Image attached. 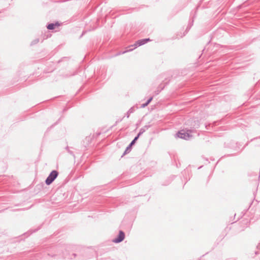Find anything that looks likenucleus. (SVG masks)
I'll list each match as a JSON object with an SVG mask.
<instances>
[{"label":"nucleus","instance_id":"obj_10","mask_svg":"<svg viewBox=\"0 0 260 260\" xmlns=\"http://www.w3.org/2000/svg\"><path fill=\"white\" fill-rule=\"evenodd\" d=\"M133 112V108H131L127 112L128 114H130Z\"/></svg>","mask_w":260,"mask_h":260},{"label":"nucleus","instance_id":"obj_4","mask_svg":"<svg viewBox=\"0 0 260 260\" xmlns=\"http://www.w3.org/2000/svg\"><path fill=\"white\" fill-rule=\"evenodd\" d=\"M149 41H150L149 39H144L138 40L134 44L135 48H136L138 46H140L141 45H143L146 44V43H147Z\"/></svg>","mask_w":260,"mask_h":260},{"label":"nucleus","instance_id":"obj_1","mask_svg":"<svg viewBox=\"0 0 260 260\" xmlns=\"http://www.w3.org/2000/svg\"><path fill=\"white\" fill-rule=\"evenodd\" d=\"M58 173L57 171L54 170L52 171L49 175L48 177L45 180V183L47 185H50L53 181L57 178Z\"/></svg>","mask_w":260,"mask_h":260},{"label":"nucleus","instance_id":"obj_7","mask_svg":"<svg viewBox=\"0 0 260 260\" xmlns=\"http://www.w3.org/2000/svg\"><path fill=\"white\" fill-rule=\"evenodd\" d=\"M152 97L150 98L145 103L141 105V107L145 108V107H146L151 102V101L152 100Z\"/></svg>","mask_w":260,"mask_h":260},{"label":"nucleus","instance_id":"obj_6","mask_svg":"<svg viewBox=\"0 0 260 260\" xmlns=\"http://www.w3.org/2000/svg\"><path fill=\"white\" fill-rule=\"evenodd\" d=\"M59 25V24L58 23H50V24H49L47 26V28L48 29H53L54 28H55V26H58Z\"/></svg>","mask_w":260,"mask_h":260},{"label":"nucleus","instance_id":"obj_11","mask_svg":"<svg viewBox=\"0 0 260 260\" xmlns=\"http://www.w3.org/2000/svg\"><path fill=\"white\" fill-rule=\"evenodd\" d=\"M38 42H39V40L38 39H37L36 40H35L34 41H33L32 43H31V44H36Z\"/></svg>","mask_w":260,"mask_h":260},{"label":"nucleus","instance_id":"obj_5","mask_svg":"<svg viewBox=\"0 0 260 260\" xmlns=\"http://www.w3.org/2000/svg\"><path fill=\"white\" fill-rule=\"evenodd\" d=\"M150 127L149 125H145L144 127H142L139 131V133L138 134V136L140 137L141 135H142L147 129L149 128Z\"/></svg>","mask_w":260,"mask_h":260},{"label":"nucleus","instance_id":"obj_8","mask_svg":"<svg viewBox=\"0 0 260 260\" xmlns=\"http://www.w3.org/2000/svg\"><path fill=\"white\" fill-rule=\"evenodd\" d=\"M139 137L137 136L131 142V143L129 144V147H131L136 142V141L138 140Z\"/></svg>","mask_w":260,"mask_h":260},{"label":"nucleus","instance_id":"obj_2","mask_svg":"<svg viewBox=\"0 0 260 260\" xmlns=\"http://www.w3.org/2000/svg\"><path fill=\"white\" fill-rule=\"evenodd\" d=\"M189 132L190 131L185 130H181L180 131L178 132L176 135L178 137L183 139L185 140H188L190 137H191V136L190 135Z\"/></svg>","mask_w":260,"mask_h":260},{"label":"nucleus","instance_id":"obj_3","mask_svg":"<svg viewBox=\"0 0 260 260\" xmlns=\"http://www.w3.org/2000/svg\"><path fill=\"white\" fill-rule=\"evenodd\" d=\"M125 235L123 232L120 231L119 232L118 236L117 238H115L113 240V242L116 243L121 242L124 239Z\"/></svg>","mask_w":260,"mask_h":260},{"label":"nucleus","instance_id":"obj_9","mask_svg":"<svg viewBox=\"0 0 260 260\" xmlns=\"http://www.w3.org/2000/svg\"><path fill=\"white\" fill-rule=\"evenodd\" d=\"M131 147H129V145L127 147L126 150H125L124 152V154H126L127 152H128L129 151H131Z\"/></svg>","mask_w":260,"mask_h":260}]
</instances>
